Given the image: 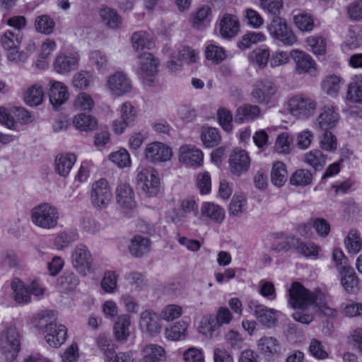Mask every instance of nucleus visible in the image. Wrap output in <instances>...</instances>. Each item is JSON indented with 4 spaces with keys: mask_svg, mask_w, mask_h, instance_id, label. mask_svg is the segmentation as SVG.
Returning <instances> with one entry per match:
<instances>
[{
    "mask_svg": "<svg viewBox=\"0 0 362 362\" xmlns=\"http://www.w3.org/2000/svg\"><path fill=\"white\" fill-rule=\"evenodd\" d=\"M30 219L40 228L53 230L58 226L59 211L55 206L49 203H42L30 210Z\"/></svg>",
    "mask_w": 362,
    "mask_h": 362,
    "instance_id": "nucleus-1",
    "label": "nucleus"
},
{
    "mask_svg": "<svg viewBox=\"0 0 362 362\" xmlns=\"http://www.w3.org/2000/svg\"><path fill=\"white\" fill-rule=\"evenodd\" d=\"M0 345L8 362H16L21 349V334L17 327L10 325L0 330Z\"/></svg>",
    "mask_w": 362,
    "mask_h": 362,
    "instance_id": "nucleus-2",
    "label": "nucleus"
},
{
    "mask_svg": "<svg viewBox=\"0 0 362 362\" xmlns=\"http://www.w3.org/2000/svg\"><path fill=\"white\" fill-rule=\"evenodd\" d=\"M287 109L293 117L298 119H307L315 114L317 110V103L311 97L299 93L288 100Z\"/></svg>",
    "mask_w": 362,
    "mask_h": 362,
    "instance_id": "nucleus-3",
    "label": "nucleus"
},
{
    "mask_svg": "<svg viewBox=\"0 0 362 362\" xmlns=\"http://www.w3.org/2000/svg\"><path fill=\"white\" fill-rule=\"evenodd\" d=\"M159 61L150 52H144L138 58L136 72L143 83L151 86L156 82Z\"/></svg>",
    "mask_w": 362,
    "mask_h": 362,
    "instance_id": "nucleus-4",
    "label": "nucleus"
},
{
    "mask_svg": "<svg viewBox=\"0 0 362 362\" xmlns=\"http://www.w3.org/2000/svg\"><path fill=\"white\" fill-rule=\"evenodd\" d=\"M22 39L21 32L6 30L1 35V45L7 52L6 56L10 62L17 63L26 59V54L19 50Z\"/></svg>",
    "mask_w": 362,
    "mask_h": 362,
    "instance_id": "nucleus-5",
    "label": "nucleus"
},
{
    "mask_svg": "<svg viewBox=\"0 0 362 362\" xmlns=\"http://www.w3.org/2000/svg\"><path fill=\"white\" fill-rule=\"evenodd\" d=\"M119 118L112 122V131L118 135L123 134L126 129L133 127L138 119L137 108L129 101L122 103L117 107Z\"/></svg>",
    "mask_w": 362,
    "mask_h": 362,
    "instance_id": "nucleus-6",
    "label": "nucleus"
},
{
    "mask_svg": "<svg viewBox=\"0 0 362 362\" xmlns=\"http://www.w3.org/2000/svg\"><path fill=\"white\" fill-rule=\"evenodd\" d=\"M112 199V189L106 179L100 178L92 183L90 201L95 209H106L111 203Z\"/></svg>",
    "mask_w": 362,
    "mask_h": 362,
    "instance_id": "nucleus-7",
    "label": "nucleus"
},
{
    "mask_svg": "<svg viewBox=\"0 0 362 362\" xmlns=\"http://www.w3.org/2000/svg\"><path fill=\"white\" fill-rule=\"evenodd\" d=\"M105 86L107 91L115 97L128 95L133 89L132 80L123 71H116L109 75Z\"/></svg>",
    "mask_w": 362,
    "mask_h": 362,
    "instance_id": "nucleus-8",
    "label": "nucleus"
},
{
    "mask_svg": "<svg viewBox=\"0 0 362 362\" xmlns=\"http://www.w3.org/2000/svg\"><path fill=\"white\" fill-rule=\"evenodd\" d=\"M136 182L141 190L148 197L156 196L160 191L158 173L152 167L142 168L136 176Z\"/></svg>",
    "mask_w": 362,
    "mask_h": 362,
    "instance_id": "nucleus-9",
    "label": "nucleus"
},
{
    "mask_svg": "<svg viewBox=\"0 0 362 362\" xmlns=\"http://www.w3.org/2000/svg\"><path fill=\"white\" fill-rule=\"evenodd\" d=\"M270 35L280 41L284 45L291 46L297 42V37L286 21L281 18H275L267 26Z\"/></svg>",
    "mask_w": 362,
    "mask_h": 362,
    "instance_id": "nucleus-10",
    "label": "nucleus"
},
{
    "mask_svg": "<svg viewBox=\"0 0 362 362\" xmlns=\"http://www.w3.org/2000/svg\"><path fill=\"white\" fill-rule=\"evenodd\" d=\"M288 291V303L293 308H306L315 302L316 298L314 293L298 282L293 283Z\"/></svg>",
    "mask_w": 362,
    "mask_h": 362,
    "instance_id": "nucleus-11",
    "label": "nucleus"
},
{
    "mask_svg": "<svg viewBox=\"0 0 362 362\" xmlns=\"http://www.w3.org/2000/svg\"><path fill=\"white\" fill-rule=\"evenodd\" d=\"M277 93L278 87L272 81L262 79L255 83L251 96L255 102L268 105L274 101Z\"/></svg>",
    "mask_w": 362,
    "mask_h": 362,
    "instance_id": "nucleus-12",
    "label": "nucleus"
},
{
    "mask_svg": "<svg viewBox=\"0 0 362 362\" xmlns=\"http://www.w3.org/2000/svg\"><path fill=\"white\" fill-rule=\"evenodd\" d=\"M71 264L81 275L86 276L91 272L93 259L88 248L83 245H77L71 252Z\"/></svg>",
    "mask_w": 362,
    "mask_h": 362,
    "instance_id": "nucleus-13",
    "label": "nucleus"
},
{
    "mask_svg": "<svg viewBox=\"0 0 362 362\" xmlns=\"http://www.w3.org/2000/svg\"><path fill=\"white\" fill-rule=\"evenodd\" d=\"M144 156L146 160L151 163H161L171 159L173 150L170 146L163 142L153 141L146 146Z\"/></svg>",
    "mask_w": 362,
    "mask_h": 362,
    "instance_id": "nucleus-14",
    "label": "nucleus"
},
{
    "mask_svg": "<svg viewBox=\"0 0 362 362\" xmlns=\"http://www.w3.org/2000/svg\"><path fill=\"white\" fill-rule=\"evenodd\" d=\"M41 331L46 342L54 348L61 346L67 338V328L65 325L57 322L47 324Z\"/></svg>",
    "mask_w": 362,
    "mask_h": 362,
    "instance_id": "nucleus-15",
    "label": "nucleus"
},
{
    "mask_svg": "<svg viewBox=\"0 0 362 362\" xmlns=\"http://www.w3.org/2000/svg\"><path fill=\"white\" fill-rule=\"evenodd\" d=\"M198 205L192 197H187L180 201L179 208L173 209L168 214V218L175 225L182 226L192 214H197Z\"/></svg>",
    "mask_w": 362,
    "mask_h": 362,
    "instance_id": "nucleus-16",
    "label": "nucleus"
},
{
    "mask_svg": "<svg viewBox=\"0 0 362 362\" xmlns=\"http://www.w3.org/2000/svg\"><path fill=\"white\" fill-rule=\"evenodd\" d=\"M247 308L252 315L262 325L271 327L277 320V311L269 308L257 300L251 299L247 303Z\"/></svg>",
    "mask_w": 362,
    "mask_h": 362,
    "instance_id": "nucleus-17",
    "label": "nucleus"
},
{
    "mask_svg": "<svg viewBox=\"0 0 362 362\" xmlns=\"http://www.w3.org/2000/svg\"><path fill=\"white\" fill-rule=\"evenodd\" d=\"M178 160L183 165L199 168L203 165L204 153L194 145L184 144L179 148Z\"/></svg>",
    "mask_w": 362,
    "mask_h": 362,
    "instance_id": "nucleus-18",
    "label": "nucleus"
},
{
    "mask_svg": "<svg viewBox=\"0 0 362 362\" xmlns=\"http://www.w3.org/2000/svg\"><path fill=\"white\" fill-rule=\"evenodd\" d=\"M115 199L119 207L125 210H132L136 206L135 193L131 185L119 181L115 189Z\"/></svg>",
    "mask_w": 362,
    "mask_h": 362,
    "instance_id": "nucleus-19",
    "label": "nucleus"
},
{
    "mask_svg": "<svg viewBox=\"0 0 362 362\" xmlns=\"http://www.w3.org/2000/svg\"><path fill=\"white\" fill-rule=\"evenodd\" d=\"M290 55L296 64V70L298 74L316 75L317 65L310 54L299 49H292Z\"/></svg>",
    "mask_w": 362,
    "mask_h": 362,
    "instance_id": "nucleus-20",
    "label": "nucleus"
},
{
    "mask_svg": "<svg viewBox=\"0 0 362 362\" xmlns=\"http://www.w3.org/2000/svg\"><path fill=\"white\" fill-rule=\"evenodd\" d=\"M139 327L142 332L149 336H156L162 329L160 316L151 310H144L140 314Z\"/></svg>",
    "mask_w": 362,
    "mask_h": 362,
    "instance_id": "nucleus-21",
    "label": "nucleus"
},
{
    "mask_svg": "<svg viewBox=\"0 0 362 362\" xmlns=\"http://www.w3.org/2000/svg\"><path fill=\"white\" fill-rule=\"evenodd\" d=\"M79 59L77 51L59 53L54 62V69L60 74H68L77 69Z\"/></svg>",
    "mask_w": 362,
    "mask_h": 362,
    "instance_id": "nucleus-22",
    "label": "nucleus"
},
{
    "mask_svg": "<svg viewBox=\"0 0 362 362\" xmlns=\"http://www.w3.org/2000/svg\"><path fill=\"white\" fill-rule=\"evenodd\" d=\"M230 173L235 176H240L247 172L250 166V159L246 151L235 148L229 157Z\"/></svg>",
    "mask_w": 362,
    "mask_h": 362,
    "instance_id": "nucleus-23",
    "label": "nucleus"
},
{
    "mask_svg": "<svg viewBox=\"0 0 362 362\" xmlns=\"http://www.w3.org/2000/svg\"><path fill=\"white\" fill-rule=\"evenodd\" d=\"M49 100L54 108L64 105L69 98L68 87L61 81L52 80L49 84Z\"/></svg>",
    "mask_w": 362,
    "mask_h": 362,
    "instance_id": "nucleus-24",
    "label": "nucleus"
},
{
    "mask_svg": "<svg viewBox=\"0 0 362 362\" xmlns=\"http://www.w3.org/2000/svg\"><path fill=\"white\" fill-rule=\"evenodd\" d=\"M340 119L337 108L328 105L324 106L317 118V124L323 130L332 129L337 127Z\"/></svg>",
    "mask_w": 362,
    "mask_h": 362,
    "instance_id": "nucleus-25",
    "label": "nucleus"
},
{
    "mask_svg": "<svg viewBox=\"0 0 362 362\" xmlns=\"http://www.w3.org/2000/svg\"><path fill=\"white\" fill-rule=\"evenodd\" d=\"M240 29V23L236 16L226 13L219 22V34L225 39H230L237 35Z\"/></svg>",
    "mask_w": 362,
    "mask_h": 362,
    "instance_id": "nucleus-26",
    "label": "nucleus"
},
{
    "mask_svg": "<svg viewBox=\"0 0 362 362\" xmlns=\"http://www.w3.org/2000/svg\"><path fill=\"white\" fill-rule=\"evenodd\" d=\"M131 317L127 314L117 317L113 325V334L117 341L125 343L131 334Z\"/></svg>",
    "mask_w": 362,
    "mask_h": 362,
    "instance_id": "nucleus-27",
    "label": "nucleus"
},
{
    "mask_svg": "<svg viewBox=\"0 0 362 362\" xmlns=\"http://www.w3.org/2000/svg\"><path fill=\"white\" fill-rule=\"evenodd\" d=\"M212 11L209 6H202L190 13L189 22L195 29L206 27L212 21Z\"/></svg>",
    "mask_w": 362,
    "mask_h": 362,
    "instance_id": "nucleus-28",
    "label": "nucleus"
},
{
    "mask_svg": "<svg viewBox=\"0 0 362 362\" xmlns=\"http://www.w3.org/2000/svg\"><path fill=\"white\" fill-rule=\"evenodd\" d=\"M200 213L202 217L218 224L221 223L226 217L225 209L211 202H204L202 204Z\"/></svg>",
    "mask_w": 362,
    "mask_h": 362,
    "instance_id": "nucleus-29",
    "label": "nucleus"
},
{
    "mask_svg": "<svg viewBox=\"0 0 362 362\" xmlns=\"http://www.w3.org/2000/svg\"><path fill=\"white\" fill-rule=\"evenodd\" d=\"M344 86V78L336 74L327 76L321 82L323 93L332 98H337Z\"/></svg>",
    "mask_w": 362,
    "mask_h": 362,
    "instance_id": "nucleus-30",
    "label": "nucleus"
},
{
    "mask_svg": "<svg viewBox=\"0 0 362 362\" xmlns=\"http://www.w3.org/2000/svg\"><path fill=\"white\" fill-rule=\"evenodd\" d=\"M76 161V156L72 153L58 154L54 160V170L62 177H66Z\"/></svg>",
    "mask_w": 362,
    "mask_h": 362,
    "instance_id": "nucleus-31",
    "label": "nucleus"
},
{
    "mask_svg": "<svg viewBox=\"0 0 362 362\" xmlns=\"http://www.w3.org/2000/svg\"><path fill=\"white\" fill-rule=\"evenodd\" d=\"M257 349L261 354L267 357H272L280 353L279 341L272 337H262L257 341Z\"/></svg>",
    "mask_w": 362,
    "mask_h": 362,
    "instance_id": "nucleus-32",
    "label": "nucleus"
},
{
    "mask_svg": "<svg viewBox=\"0 0 362 362\" xmlns=\"http://www.w3.org/2000/svg\"><path fill=\"white\" fill-rule=\"evenodd\" d=\"M141 356L140 362H163L165 360V349L154 344L145 346L141 351Z\"/></svg>",
    "mask_w": 362,
    "mask_h": 362,
    "instance_id": "nucleus-33",
    "label": "nucleus"
},
{
    "mask_svg": "<svg viewBox=\"0 0 362 362\" xmlns=\"http://www.w3.org/2000/svg\"><path fill=\"white\" fill-rule=\"evenodd\" d=\"M340 281L344 289L349 293H353L358 286V278L351 267L339 271Z\"/></svg>",
    "mask_w": 362,
    "mask_h": 362,
    "instance_id": "nucleus-34",
    "label": "nucleus"
},
{
    "mask_svg": "<svg viewBox=\"0 0 362 362\" xmlns=\"http://www.w3.org/2000/svg\"><path fill=\"white\" fill-rule=\"evenodd\" d=\"M260 113L261 109L258 105L245 104L237 109L235 119L239 123L255 120Z\"/></svg>",
    "mask_w": 362,
    "mask_h": 362,
    "instance_id": "nucleus-35",
    "label": "nucleus"
},
{
    "mask_svg": "<svg viewBox=\"0 0 362 362\" xmlns=\"http://www.w3.org/2000/svg\"><path fill=\"white\" fill-rule=\"evenodd\" d=\"M128 248L132 256L140 257L150 251L151 241L147 238L136 235L131 240Z\"/></svg>",
    "mask_w": 362,
    "mask_h": 362,
    "instance_id": "nucleus-36",
    "label": "nucleus"
},
{
    "mask_svg": "<svg viewBox=\"0 0 362 362\" xmlns=\"http://www.w3.org/2000/svg\"><path fill=\"white\" fill-rule=\"evenodd\" d=\"M101 21L111 29H119L122 24V17L117 11L110 7H102L99 11Z\"/></svg>",
    "mask_w": 362,
    "mask_h": 362,
    "instance_id": "nucleus-37",
    "label": "nucleus"
},
{
    "mask_svg": "<svg viewBox=\"0 0 362 362\" xmlns=\"http://www.w3.org/2000/svg\"><path fill=\"white\" fill-rule=\"evenodd\" d=\"M78 239V234L74 230L59 231L54 235L53 245L57 250H62Z\"/></svg>",
    "mask_w": 362,
    "mask_h": 362,
    "instance_id": "nucleus-38",
    "label": "nucleus"
},
{
    "mask_svg": "<svg viewBox=\"0 0 362 362\" xmlns=\"http://www.w3.org/2000/svg\"><path fill=\"white\" fill-rule=\"evenodd\" d=\"M219 325L213 315L204 316L198 327L199 332L207 339H213L218 334Z\"/></svg>",
    "mask_w": 362,
    "mask_h": 362,
    "instance_id": "nucleus-39",
    "label": "nucleus"
},
{
    "mask_svg": "<svg viewBox=\"0 0 362 362\" xmlns=\"http://www.w3.org/2000/svg\"><path fill=\"white\" fill-rule=\"evenodd\" d=\"M14 300L19 304H27L30 302L31 297L28 286L18 279H14L11 282Z\"/></svg>",
    "mask_w": 362,
    "mask_h": 362,
    "instance_id": "nucleus-40",
    "label": "nucleus"
},
{
    "mask_svg": "<svg viewBox=\"0 0 362 362\" xmlns=\"http://www.w3.org/2000/svg\"><path fill=\"white\" fill-rule=\"evenodd\" d=\"M327 156L319 149H313L306 152L303 156V161L315 170H321L327 163Z\"/></svg>",
    "mask_w": 362,
    "mask_h": 362,
    "instance_id": "nucleus-41",
    "label": "nucleus"
},
{
    "mask_svg": "<svg viewBox=\"0 0 362 362\" xmlns=\"http://www.w3.org/2000/svg\"><path fill=\"white\" fill-rule=\"evenodd\" d=\"M188 325L185 321H179L172 326L165 328L164 336L168 341H177L185 339L187 334Z\"/></svg>",
    "mask_w": 362,
    "mask_h": 362,
    "instance_id": "nucleus-42",
    "label": "nucleus"
},
{
    "mask_svg": "<svg viewBox=\"0 0 362 362\" xmlns=\"http://www.w3.org/2000/svg\"><path fill=\"white\" fill-rule=\"evenodd\" d=\"M24 102L29 106H38L44 100L43 88L40 84H34L28 87L23 94Z\"/></svg>",
    "mask_w": 362,
    "mask_h": 362,
    "instance_id": "nucleus-43",
    "label": "nucleus"
},
{
    "mask_svg": "<svg viewBox=\"0 0 362 362\" xmlns=\"http://www.w3.org/2000/svg\"><path fill=\"white\" fill-rule=\"evenodd\" d=\"M247 209L246 196L241 192H236L233 196L229 204V215L240 217Z\"/></svg>",
    "mask_w": 362,
    "mask_h": 362,
    "instance_id": "nucleus-44",
    "label": "nucleus"
},
{
    "mask_svg": "<svg viewBox=\"0 0 362 362\" xmlns=\"http://www.w3.org/2000/svg\"><path fill=\"white\" fill-rule=\"evenodd\" d=\"M282 233H275L272 235V242L268 247V250L271 252L279 253L293 248L294 244L291 243V239L295 237L291 236L282 239Z\"/></svg>",
    "mask_w": 362,
    "mask_h": 362,
    "instance_id": "nucleus-45",
    "label": "nucleus"
},
{
    "mask_svg": "<svg viewBox=\"0 0 362 362\" xmlns=\"http://www.w3.org/2000/svg\"><path fill=\"white\" fill-rule=\"evenodd\" d=\"M313 226L315 229L317 233L322 236H327L330 231L329 223L324 218H318L315 219L313 223H307L299 227V233L302 235H306L308 234V230H309Z\"/></svg>",
    "mask_w": 362,
    "mask_h": 362,
    "instance_id": "nucleus-46",
    "label": "nucleus"
},
{
    "mask_svg": "<svg viewBox=\"0 0 362 362\" xmlns=\"http://www.w3.org/2000/svg\"><path fill=\"white\" fill-rule=\"evenodd\" d=\"M344 245L349 254H358L362 247V238L360 233L354 229L351 230L344 238Z\"/></svg>",
    "mask_w": 362,
    "mask_h": 362,
    "instance_id": "nucleus-47",
    "label": "nucleus"
},
{
    "mask_svg": "<svg viewBox=\"0 0 362 362\" xmlns=\"http://www.w3.org/2000/svg\"><path fill=\"white\" fill-rule=\"evenodd\" d=\"M200 139L206 148L217 146L221 141V136L216 128L203 127L201 130Z\"/></svg>",
    "mask_w": 362,
    "mask_h": 362,
    "instance_id": "nucleus-48",
    "label": "nucleus"
},
{
    "mask_svg": "<svg viewBox=\"0 0 362 362\" xmlns=\"http://www.w3.org/2000/svg\"><path fill=\"white\" fill-rule=\"evenodd\" d=\"M291 243L294 244L293 248L305 257H317L320 247L315 243L311 242L303 243L296 238H292Z\"/></svg>",
    "mask_w": 362,
    "mask_h": 362,
    "instance_id": "nucleus-49",
    "label": "nucleus"
},
{
    "mask_svg": "<svg viewBox=\"0 0 362 362\" xmlns=\"http://www.w3.org/2000/svg\"><path fill=\"white\" fill-rule=\"evenodd\" d=\"M308 352L315 359L325 360L329 357L330 351L322 341L316 338H312L309 342Z\"/></svg>",
    "mask_w": 362,
    "mask_h": 362,
    "instance_id": "nucleus-50",
    "label": "nucleus"
},
{
    "mask_svg": "<svg viewBox=\"0 0 362 362\" xmlns=\"http://www.w3.org/2000/svg\"><path fill=\"white\" fill-rule=\"evenodd\" d=\"M72 122L76 129L85 132L93 130L97 125V121L93 116L84 113L75 115Z\"/></svg>",
    "mask_w": 362,
    "mask_h": 362,
    "instance_id": "nucleus-51",
    "label": "nucleus"
},
{
    "mask_svg": "<svg viewBox=\"0 0 362 362\" xmlns=\"http://www.w3.org/2000/svg\"><path fill=\"white\" fill-rule=\"evenodd\" d=\"M89 58L90 63L95 66L99 73L104 74L110 68V59L107 54L102 51H92Z\"/></svg>",
    "mask_w": 362,
    "mask_h": 362,
    "instance_id": "nucleus-52",
    "label": "nucleus"
},
{
    "mask_svg": "<svg viewBox=\"0 0 362 362\" xmlns=\"http://www.w3.org/2000/svg\"><path fill=\"white\" fill-rule=\"evenodd\" d=\"M132 44L136 51L151 49L153 42L149 34L145 31L135 32L132 35Z\"/></svg>",
    "mask_w": 362,
    "mask_h": 362,
    "instance_id": "nucleus-53",
    "label": "nucleus"
},
{
    "mask_svg": "<svg viewBox=\"0 0 362 362\" xmlns=\"http://www.w3.org/2000/svg\"><path fill=\"white\" fill-rule=\"evenodd\" d=\"M271 180L276 187H282L287 180L286 165L281 162L274 163L271 172Z\"/></svg>",
    "mask_w": 362,
    "mask_h": 362,
    "instance_id": "nucleus-54",
    "label": "nucleus"
},
{
    "mask_svg": "<svg viewBox=\"0 0 362 362\" xmlns=\"http://www.w3.org/2000/svg\"><path fill=\"white\" fill-rule=\"evenodd\" d=\"M266 39L267 37L264 33L251 31L243 35L238 45L240 49H245L253 45L264 42Z\"/></svg>",
    "mask_w": 362,
    "mask_h": 362,
    "instance_id": "nucleus-55",
    "label": "nucleus"
},
{
    "mask_svg": "<svg viewBox=\"0 0 362 362\" xmlns=\"http://www.w3.org/2000/svg\"><path fill=\"white\" fill-rule=\"evenodd\" d=\"M93 78V75L90 71L83 70L78 71L73 76L72 86L76 89L86 90L92 83Z\"/></svg>",
    "mask_w": 362,
    "mask_h": 362,
    "instance_id": "nucleus-56",
    "label": "nucleus"
},
{
    "mask_svg": "<svg viewBox=\"0 0 362 362\" xmlns=\"http://www.w3.org/2000/svg\"><path fill=\"white\" fill-rule=\"evenodd\" d=\"M313 174L307 169L296 170L290 177V183L294 186H307L312 183Z\"/></svg>",
    "mask_w": 362,
    "mask_h": 362,
    "instance_id": "nucleus-57",
    "label": "nucleus"
},
{
    "mask_svg": "<svg viewBox=\"0 0 362 362\" xmlns=\"http://www.w3.org/2000/svg\"><path fill=\"white\" fill-rule=\"evenodd\" d=\"M305 42L310 50L315 55H323L326 52L327 41L317 35H311L306 38Z\"/></svg>",
    "mask_w": 362,
    "mask_h": 362,
    "instance_id": "nucleus-58",
    "label": "nucleus"
},
{
    "mask_svg": "<svg viewBox=\"0 0 362 362\" xmlns=\"http://www.w3.org/2000/svg\"><path fill=\"white\" fill-rule=\"evenodd\" d=\"M243 17L247 25L254 29L260 28L264 23V19L262 15L256 10L247 8L243 11Z\"/></svg>",
    "mask_w": 362,
    "mask_h": 362,
    "instance_id": "nucleus-59",
    "label": "nucleus"
},
{
    "mask_svg": "<svg viewBox=\"0 0 362 362\" xmlns=\"http://www.w3.org/2000/svg\"><path fill=\"white\" fill-rule=\"evenodd\" d=\"M295 25L303 32H310L315 26L313 16L308 13H300L293 17Z\"/></svg>",
    "mask_w": 362,
    "mask_h": 362,
    "instance_id": "nucleus-60",
    "label": "nucleus"
},
{
    "mask_svg": "<svg viewBox=\"0 0 362 362\" xmlns=\"http://www.w3.org/2000/svg\"><path fill=\"white\" fill-rule=\"evenodd\" d=\"M183 313L182 308L177 304H169L165 306L160 313V320L172 322L178 319Z\"/></svg>",
    "mask_w": 362,
    "mask_h": 362,
    "instance_id": "nucleus-61",
    "label": "nucleus"
},
{
    "mask_svg": "<svg viewBox=\"0 0 362 362\" xmlns=\"http://www.w3.org/2000/svg\"><path fill=\"white\" fill-rule=\"evenodd\" d=\"M98 347L103 351L106 362H115L112 358V354L115 351L111 340L105 335H100L97 340Z\"/></svg>",
    "mask_w": 362,
    "mask_h": 362,
    "instance_id": "nucleus-62",
    "label": "nucleus"
},
{
    "mask_svg": "<svg viewBox=\"0 0 362 362\" xmlns=\"http://www.w3.org/2000/svg\"><path fill=\"white\" fill-rule=\"evenodd\" d=\"M346 100L362 105V86L351 80L347 86Z\"/></svg>",
    "mask_w": 362,
    "mask_h": 362,
    "instance_id": "nucleus-63",
    "label": "nucleus"
},
{
    "mask_svg": "<svg viewBox=\"0 0 362 362\" xmlns=\"http://www.w3.org/2000/svg\"><path fill=\"white\" fill-rule=\"evenodd\" d=\"M320 147L327 152H333L337 148V139L331 132L325 130L320 136Z\"/></svg>",
    "mask_w": 362,
    "mask_h": 362,
    "instance_id": "nucleus-64",
    "label": "nucleus"
}]
</instances>
